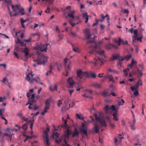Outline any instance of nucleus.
Masks as SVG:
<instances>
[{"mask_svg": "<svg viewBox=\"0 0 146 146\" xmlns=\"http://www.w3.org/2000/svg\"><path fill=\"white\" fill-rule=\"evenodd\" d=\"M125 58L124 57L122 58H121L120 57V56H119V58H118V60H119V61H120V62H121L123 61V60H125Z\"/></svg>", "mask_w": 146, "mask_h": 146, "instance_id": "obj_53", "label": "nucleus"}, {"mask_svg": "<svg viewBox=\"0 0 146 146\" xmlns=\"http://www.w3.org/2000/svg\"><path fill=\"white\" fill-rule=\"evenodd\" d=\"M50 89L52 91L55 90H57V86L55 84L53 88H52V87L50 86Z\"/></svg>", "mask_w": 146, "mask_h": 146, "instance_id": "obj_40", "label": "nucleus"}, {"mask_svg": "<svg viewBox=\"0 0 146 146\" xmlns=\"http://www.w3.org/2000/svg\"><path fill=\"white\" fill-rule=\"evenodd\" d=\"M36 102V101L35 100H30V99H28V102L26 104V105L27 106L28 104H29L28 108L29 109H31L32 108L31 106L33 104L35 103Z\"/></svg>", "mask_w": 146, "mask_h": 146, "instance_id": "obj_16", "label": "nucleus"}, {"mask_svg": "<svg viewBox=\"0 0 146 146\" xmlns=\"http://www.w3.org/2000/svg\"><path fill=\"white\" fill-rule=\"evenodd\" d=\"M106 78H108L109 81H111L112 82H115V81L113 80V78L112 75H107L105 77Z\"/></svg>", "mask_w": 146, "mask_h": 146, "instance_id": "obj_31", "label": "nucleus"}, {"mask_svg": "<svg viewBox=\"0 0 146 146\" xmlns=\"http://www.w3.org/2000/svg\"><path fill=\"white\" fill-rule=\"evenodd\" d=\"M49 44H46V46L44 44H41L40 46V49L42 52L44 51V52H46L47 47L48 46H49Z\"/></svg>", "mask_w": 146, "mask_h": 146, "instance_id": "obj_12", "label": "nucleus"}, {"mask_svg": "<svg viewBox=\"0 0 146 146\" xmlns=\"http://www.w3.org/2000/svg\"><path fill=\"white\" fill-rule=\"evenodd\" d=\"M134 34L135 35V36H132V38H135L136 37H137V34H138V31L137 29H135L134 31Z\"/></svg>", "mask_w": 146, "mask_h": 146, "instance_id": "obj_41", "label": "nucleus"}, {"mask_svg": "<svg viewBox=\"0 0 146 146\" xmlns=\"http://www.w3.org/2000/svg\"><path fill=\"white\" fill-rule=\"evenodd\" d=\"M50 100L47 99L45 102L44 107L49 109L50 106Z\"/></svg>", "mask_w": 146, "mask_h": 146, "instance_id": "obj_27", "label": "nucleus"}, {"mask_svg": "<svg viewBox=\"0 0 146 146\" xmlns=\"http://www.w3.org/2000/svg\"><path fill=\"white\" fill-rule=\"evenodd\" d=\"M91 76L93 78H96V74L94 73H92L91 74Z\"/></svg>", "mask_w": 146, "mask_h": 146, "instance_id": "obj_64", "label": "nucleus"}, {"mask_svg": "<svg viewBox=\"0 0 146 146\" xmlns=\"http://www.w3.org/2000/svg\"><path fill=\"white\" fill-rule=\"evenodd\" d=\"M99 128L98 125L96 123L95 124L94 127L93 129V131H95V133H97L99 132Z\"/></svg>", "mask_w": 146, "mask_h": 146, "instance_id": "obj_20", "label": "nucleus"}, {"mask_svg": "<svg viewBox=\"0 0 146 146\" xmlns=\"http://www.w3.org/2000/svg\"><path fill=\"white\" fill-rule=\"evenodd\" d=\"M125 59L127 61L129 60L131 57V55L129 54V55H127L124 57Z\"/></svg>", "mask_w": 146, "mask_h": 146, "instance_id": "obj_44", "label": "nucleus"}, {"mask_svg": "<svg viewBox=\"0 0 146 146\" xmlns=\"http://www.w3.org/2000/svg\"><path fill=\"white\" fill-rule=\"evenodd\" d=\"M52 135L53 138L56 139L59 137V134L57 132H55L53 133Z\"/></svg>", "mask_w": 146, "mask_h": 146, "instance_id": "obj_36", "label": "nucleus"}, {"mask_svg": "<svg viewBox=\"0 0 146 146\" xmlns=\"http://www.w3.org/2000/svg\"><path fill=\"white\" fill-rule=\"evenodd\" d=\"M35 98V94H33L32 95L31 98H29L28 99H30V100H35L34 99Z\"/></svg>", "mask_w": 146, "mask_h": 146, "instance_id": "obj_56", "label": "nucleus"}, {"mask_svg": "<svg viewBox=\"0 0 146 146\" xmlns=\"http://www.w3.org/2000/svg\"><path fill=\"white\" fill-rule=\"evenodd\" d=\"M119 40L116 39V38H114L113 40V41L115 43H118V46H120V44L121 43H122L123 44H124L125 43L124 41L121 40V38L120 37H119L118 38Z\"/></svg>", "mask_w": 146, "mask_h": 146, "instance_id": "obj_14", "label": "nucleus"}, {"mask_svg": "<svg viewBox=\"0 0 146 146\" xmlns=\"http://www.w3.org/2000/svg\"><path fill=\"white\" fill-rule=\"evenodd\" d=\"M74 13L75 11H72L68 13V15L69 17L74 19Z\"/></svg>", "mask_w": 146, "mask_h": 146, "instance_id": "obj_26", "label": "nucleus"}, {"mask_svg": "<svg viewBox=\"0 0 146 146\" xmlns=\"http://www.w3.org/2000/svg\"><path fill=\"white\" fill-rule=\"evenodd\" d=\"M79 132L76 128L74 129V132L72 133V137H74L75 136L78 137L79 135Z\"/></svg>", "mask_w": 146, "mask_h": 146, "instance_id": "obj_25", "label": "nucleus"}, {"mask_svg": "<svg viewBox=\"0 0 146 146\" xmlns=\"http://www.w3.org/2000/svg\"><path fill=\"white\" fill-rule=\"evenodd\" d=\"M64 63L66 72L65 75L67 76L68 74V71L71 68V61L69 59L66 58L64 60Z\"/></svg>", "mask_w": 146, "mask_h": 146, "instance_id": "obj_4", "label": "nucleus"}, {"mask_svg": "<svg viewBox=\"0 0 146 146\" xmlns=\"http://www.w3.org/2000/svg\"><path fill=\"white\" fill-rule=\"evenodd\" d=\"M33 75V74H32V73H29L28 74H27V76L26 78V80L29 82H32V80L33 78H32Z\"/></svg>", "mask_w": 146, "mask_h": 146, "instance_id": "obj_13", "label": "nucleus"}, {"mask_svg": "<svg viewBox=\"0 0 146 146\" xmlns=\"http://www.w3.org/2000/svg\"><path fill=\"white\" fill-rule=\"evenodd\" d=\"M82 18L83 19H85L86 20L85 23H87L88 21V16L87 15V13L82 14Z\"/></svg>", "mask_w": 146, "mask_h": 146, "instance_id": "obj_21", "label": "nucleus"}, {"mask_svg": "<svg viewBox=\"0 0 146 146\" xmlns=\"http://www.w3.org/2000/svg\"><path fill=\"white\" fill-rule=\"evenodd\" d=\"M109 72L112 73L117 74L118 73V72L115 69H112L111 68H109L108 70Z\"/></svg>", "mask_w": 146, "mask_h": 146, "instance_id": "obj_34", "label": "nucleus"}, {"mask_svg": "<svg viewBox=\"0 0 146 146\" xmlns=\"http://www.w3.org/2000/svg\"><path fill=\"white\" fill-rule=\"evenodd\" d=\"M136 83L138 84V85L139 86V85H142V83L141 80H139V81H137Z\"/></svg>", "mask_w": 146, "mask_h": 146, "instance_id": "obj_59", "label": "nucleus"}, {"mask_svg": "<svg viewBox=\"0 0 146 146\" xmlns=\"http://www.w3.org/2000/svg\"><path fill=\"white\" fill-rule=\"evenodd\" d=\"M84 33L85 34L87 39H89L91 36L92 35L90 33V30L88 29H86L84 31Z\"/></svg>", "mask_w": 146, "mask_h": 146, "instance_id": "obj_15", "label": "nucleus"}, {"mask_svg": "<svg viewBox=\"0 0 146 146\" xmlns=\"http://www.w3.org/2000/svg\"><path fill=\"white\" fill-rule=\"evenodd\" d=\"M91 86L94 88H100L101 87V86L100 84L97 83H94L92 84Z\"/></svg>", "mask_w": 146, "mask_h": 146, "instance_id": "obj_23", "label": "nucleus"}, {"mask_svg": "<svg viewBox=\"0 0 146 146\" xmlns=\"http://www.w3.org/2000/svg\"><path fill=\"white\" fill-rule=\"evenodd\" d=\"M94 59L96 61V62L91 61L90 62L93 64L94 66H96L97 64H100V63L101 64H102L105 61V60L101 59L100 57H97V56H96V57L94 58Z\"/></svg>", "mask_w": 146, "mask_h": 146, "instance_id": "obj_6", "label": "nucleus"}, {"mask_svg": "<svg viewBox=\"0 0 146 146\" xmlns=\"http://www.w3.org/2000/svg\"><path fill=\"white\" fill-rule=\"evenodd\" d=\"M133 73L136 74L140 75V76L141 77L143 75V73L141 71H140L139 69H137V72L135 71L134 70L133 71Z\"/></svg>", "mask_w": 146, "mask_h": 146, "instance_id": "obj_33", "label": "nucleus"}, {"mask_svg": "<svg viewBox=\"0 0 146 146\" xmlns=\"http://www.w3.org/2000/svg\"><path fill=\"white\" fill-rule=\"evenodd\" d=\"M21 119L24 121H26V122L28 121V118H26L25 117L23 116L21 118Z\"/></svg>", "mask_w": 146, "mask_h": 146, "instance_id": "obj_58", "label": "nucleus"}, {"mask_svg": "<svg viewBox=\"0 0 146 146\" xmlns=\"http://www.w3.org/2000/svg\"><path fill=\"white\" fill-rule=\"evenodd\" d=\"M110 108V110H112L113 111H115L116 110L115 107L114 106H111Z\"/></svg>", "mask_w": 146, "mask_h": 146, "instance_id": "obj_63", "label": "nucleus"}, {"mask_svg": "<svg viewBox=\"0 0 146 146\" xmlns=\"http://www.w3.org/2000/svg\"><path fill=\"white\" fill-rule=\"evenodd\" d=\"M135 91L133 92V94L134 96H137L139 94L138 90H135Z\"/></svg>", "mask_w": 146, "mask_h": 146, "instance_id": "obj_50", "label": "nucleus"}, {"mask_svg": "<svg viewBox=\"0 0 146 146\" xmlns=\"http://www.w3.org/2000/svg\"><path fill=\"white\" fill-rule=\"evenodd\" d=\"M77 78L81 79L84 76H88V73L86 72H83L81 70L79 69L77 70Z\"/></svg>", "mask_w": 146, "mask_h": 146, "instance_id": "obj_7", "label": "nucleus"}, {"mask_svg": "<svg viewBox=\"0 0 146 146\" xmlns=\"http://www.w3.org/2000/svg\"><path fill=\"white\" fill-rule=\"evenodd\" d=\"M55 64L58 70H59L60 68L61 67V64H59L58 63H56Z\"/></svg>", "mask_w": 146, "mask_h": 146, "instance_id": "obj_48", "label": "nucleus"}, {"mask_svg": "<svg viewBox=\"0 0 146 146\" xmlns=\"http://www.w3.org/2000/svg\"><path fill=\"white\" fill-rule=\"evenodd\" d=\"M49 131V129L48 128H46L45 131L44 132V135L43 136V138H45V140L44 141V143L45 144H46L47 146H49L50 143L49 142V138L48 137V132Z\"/></svg>", "mask_w": 146, "mask_h": 146, "instance_id": "obj_5", "label": "nucleus"}, {"mask_svg": "<svg viewBox=\"0 0 146 146\" xmlns=\"http://www.w3.org/2000/svg\"><path fill=\"white\" fill-rule=\"evenodd\" d=\"M137 64V61H136L134 60L133 59L132 60L131 63L130 64H129L128 66L129 67L132 69L133 66H136Z\"/></svg>", "mask_w": 146, "mask_h": 146, "instance_id": "obj_17", "label": "nucleus"}, {"mask_svg": "<svg viewBox=\"0 0 146 146\" xmlns=\"http://www.w3.org/2000/svg\"><path fill=\"white\" fill-rule=\"evenodd\" d=\"M110 95L108 92L106 91L102 93V96L105 97H108Z\"/></svg>", "mask_w": 146, "mask_h": 146, "instance_id": "obj_35", "label": "nucleus"}, {"mask_svg": "<svg viewBox=\"0 0 146 146\" xmlns=\"http://www.w3.org/2000/svg\"><path fill=\"white\" fill-rule=\"evenodd\" d=\"M114 142L115 145H118V140L116 138H114Z\"/></svg>", "mask_w": 146, "mask_h": 146, "instance_id": "obj_61", "label": "nucleus"}, {"mask_svg": "<svg viewBox=\"0 0 146 146\" xmlns=\"http://www.w3.org/2000/svg\"><path fill=\"white\" fill-rule=\"evenodd\" d=\"M113 119L114 120L117 121L118 120V115L117 113L116 112L113 113Z\"/></svg>", "mask_w": 146, "mask_h": 146, "instance_id": "obj_29", "label": "nucleus"}, {"mask_svg": "<svg viewBox=\"0 0 146 146\" xmlns=\"http://www.w3.org/2000/svg\"><path fill=\"white\" fill-rule=\"evenodd\" d=\"M48 57L42 54H39L37 56V59L34 60L35 62H36L38 65H44L45 62L47 61Z\"/></svg>", "mask_w": 146, "mask_h": 146, "instance_id": "obj_1", "label": "nucleus"}, {"mask_svg": "<svg viewBox=\"0 0 146 146\" xmlns=\"http://www.w3.org/2000/svg\"><path fill=\"white\" fill-rule=\"evenodd\" d=\"M72 134V131L68 129H67L66 131L65 132L64 139L63 140L64 144L66 146H70V144L68 143L67 141L68 140L70 135Z\"/></svg>", "mask_w": 146, "mask_h": 146, "instance_id": "obj_3", "label": "nucleus"}, {"mask_svg": "<svg viewBox=\"0 0 146 146\" xmlns=\"http://www.w3.org/2000/svg\"><path fill=\"white\" fill-rule=\"evenodd\" d=\"M62 120L63 121H64V125H61V127H67V126H66V124H67V120H64V117H62Z\"/></svg>", "mask_w": 146, "mask_h": 146, "instance_id": "obj_37", "label": "nucleus"}, {"mask_svg": "<svg viewBox=\"0 0 146 146\" xmlns=\"http://www.w3.org/2000/svg\"><path fill=\"white\" fill-rule=\"evenodd\" d=\"M69 22L70 23V24L72 27H74V26L76 25L75 23H74L73 22H72V20L71 19L69 21Z\"/></svg>", "mask_w": 146, "mask_h": 146, "instance_id": "obj_52", "label": "nucleus"}, {"mask_svg": "<svg viewBox=\"0 0 146 146\" xmlns=\"http://www.w3.org/2000/svg\"><path fill=\"white\" fill-rule=\"evenodd\" d=\"M23 52L25 53V58L26 59H27V55L29 54V51L28 50L27 47L25 48Z\"/></svg>", "mask_w": 146, "mask_h": 146, "instance_id": "obj_30", "label": "nucleus"}, {"mask_svg": "<svg viewBox=\"0 0 146 146\" xmlns=\"http://www.w3.org/2000/svg\"><path fill=\"white\" fill-rule=\"evenodd\" d=\"M72 46L73 47V50L74 51V52H79V48H74L73 46V45L72 44Z\"/></svg>", "mask_w": 146, "mask_h": 146, "instance_id": "obj_45", "label": "nucleus"}, {"mask_svg": "<svg viewBox=\"0 0 146 146\" xmlns=\"http://www.w3.org/2000/svg\"><path fill=\"white\" fill-rule=\"evenodd\" d=\"M35 81L41 85L43 84L42 83V82H40L41 81L40 79V78L38 77H37L36 78H33L32 80V82Z\"/></svg>", "mask_w": 146, "mask_h": 146, "instance_id": "obj_24", "label": "nucleus"}, {"mask_svg": "<svg viewBox=\"0 0 146 146\" xmlns=\"http://www.w3.org/2000/svg\"><path fill=\"white\" fill-rule=\"evenodd\" d=\"M129 70V68H127V69H124L123 70V72L126 76H128V73H127V71Z\"/></svg>", "mask_w": 146, "mask_h": 146, "instance_id": "obj_47", "label": "nucleus"}, {"mask_svg": "<svg viewBox=\"0 0 146 146\" xmlns=\"http://www.w3.org/2000/svg\"><path fill=\"white\" fill-rule=\"evenodd\" d=\"M34 120H33V121H30L31 122V124H30V128L31 129V130H32L33 127V125Z\"/></svg>", "mask_w": 146, "mask_h": 146, "instance_id": "obj_55", "label": "nucleus"}, {"mask_svg": "<svg viewBox=\"0 0 146 146\" xmlns=\"http://www.w3.org/2000/svg\"><path fill=\"white\" fill-rule=\"evenodd\" d=\"M143 38V36L142 35H141L140 37H136L135 38H132L133 41V42L135 41V40H137L138 41H139V42H141L142 41V39Z\"/></svg>", "mask_w": 146, "mask_h": 146, "instance_id": "obj_22", "label": "nucleus"}, {"mask_svg": "<svg viewBox=\"0 0 146 146\" xmlns=\"http://www.w3.org/2000/svg\"><path fill=\"white\" fill-rule=\"evenodd\" d=\"M22 128L24 130H26L27 128V124L25 123L24 124H23L22 125Z\"/></svg>", "mask_w": 146, "mask_h": 146, "instance_id": "obj_49", "label": "nucleus"}, {"mask_svg": "<svg viewBox=\"0 0 146 146\" xmlns=\"http://www.w3.org/2000/svg\"><path fill=\"white\" fill-rule=\"evenodd\" d=\"M137 143H136L134 144V145H139V146H140L141 144V143L139 141V139H137Z\"/></svg>", "mask_w": 146, "mask_h": 146, "instance_id": "obj_51", "label": "nucleus"}, {"mask_svg": "<svg viewBox=\"0 0 146 146\" xmlns=\"http://www.w3.org/2000/svg\"><path fill=\"white\" fill-rule=\"evenodd\" d=\"M97 47V46L96 45L94 46H91L89 47V48H92L93 49L91 51L89 52V54L92 53L95 54V55L98 54L100 56H104V50H102L100 49L98 50H96Z\"/></svg>", "mask_w": 146, "mask_h": 146, "instance_id": "obj_2", "label": "nucleus"}, {"mask_svg": "<svg viewBox=\"0 0 146 146\" xmlns=\"http://www.w3.org/2000/svg\"><path fill=\"white\" fill-rule=\"evenodd\" d=\"M104 109L105 110L106 112L107 113L108 111L110 110V108L108 105L106 106L104 108Z\"/></svg>", "mask_w": 146, "mask_h": 146, "instance_id": "obj_43", "label": "nucleus"}, {"mask_svg": "<svg viewBox=\"0 0 146 146\" xmlns=\"http://www.w3.org/2000/svg\"><path fill=\"white\" fill-rule=\"evenodd\" d=\"M49 109L48 108L44 107V109L41 113V114L43 115H44L45 113L47 112V110Z\"/></svg>", "mask_w": 146, "mask_h": 146, "instance_id": "obj_42", "label": "nucleus"}, {"mask_svg": "<svg viewBox=\"0 0 146 146\" xmlns=\"http://www.w3.org/2000/svg\"><path fill=\"white\" fill-rule=\"evenodd\" d=\"M2 1H4L5 2L7 3V5H11L12 3L11 0H2Z\"/></svg>", "mask_w": 146, "mask_h": 146, "instance_id": "obj_38", "label": "nucleus"}, {"mask_svg": "<svg viewBox=\"0 0 146 146\" xmlns=\"http://www.w3.org/2000/svg\"><path fill=\"white\" fill-rule=\"evenodd\" d=\"M93 91L91 90H86L84 92V94L82 95V96L85 98H92V97L91 95L92 94Z\"/></svg>", "mask_w": 146, "mask_h": 146, "instance_id": "obj_8", "label": "nucleus"}, {"mask_svg": "<svg viewBox=\"0 0 146 146\" xmlns=\"http://www.w3.org/2000/svg\"><path fill=\"white\" fill-rule=\"evenodd\" d=\"M106 48L108 50L112 48H113L115 49H117L118 48L117 46L110 44H106Z\"/></svg>", "mask_w": 146, "mask_h": 146, "instance_id": "obj_18", "label": "nucleus"}, {"mask_svg": "<svg viewBox=\"0 0 146 146\" xmlns=\"http://www.w3.org/2000/svg\"><path fill=\"white\" fill-rule=\"evenodd\" d=\"M135 125L131 124V129L133 130H134L135 129Z\"/></svg>", "mask_w": 146, "mask_h": 146, "instance_id": "obj_60", "label": "nucleus"}, {"mask_svg": "<svg viewBox=\"0 0 146 146\" xmlns=\"http://www.w3.org/2000/svg\"><path fill=\"white\" fill-rule=\"evenodd\" d=\"M122 12H123L124 13H129V11L128 9H125L121 11Z\"/></svg>", "mask_w": 146, "mask_h": 146, "instance_id": "obj_54", "label": "nucleus"}, {"mask_svg": "<svg viewBox=\"0 0 146 146\" xmlns=\"http://www.w3.org/2000/svg\"><path fill=\"white\" fill-rule=\"evenodd\" d=\"M119 57V54H117L116 55L113 54L112 55L110 59V60L111 61H112L117 59L118 60Z\"/></svg>", "mask_w": 146, "mask_h": 146, "instance_id": "obj_19", "label": "nucleus"}, {"mask_svg": "<svg viewBox=\"0 0 146 146\" xmlns=\"http://www.w3.org/2000/svg\"><path fill=\"white\" fill-rule=\"evenodd\" d=\"M67 87L69 88H73L74 84V82L71 78H69L67 80Z\"/></svg>", "mask_w": 146, "mask_h": 146, "instance_id": "obj_11", "label": "nucleus"}, {"mask_svg": "<svg viewBox=\"0 0 146 146\" xmlns=\"http://www.w3.org/2000/svg\"><path fill=\"white\" fill-rule=\"evenodd\" d=\"M139 86L138 84L136 83L134 86H132L131 87L130 89L132 91H133L135 90H138Z\"/></svg>", "mask_w": 146, "mask_h": 146, "instance_id": "obj_28", "label": "nucleus"}, {"mask_svg": "<svg viewBox=\"0 0 146 146\" xmlns=\"http://www.w3.org/2000/svg\"><path fill=\"white\" fill-rule=\"evenodd\" d=\"M81 132L85 134L86 135H87V128H86L85 129L84 128H81L80 129Z\"/></svg>", "mask_w": 146, "mask_h": 146, "instance_id": "obj_32", "label": "nucleus"}, {"mask_svg": "<svg viewBox=\"0 0 146 146\" xmlns=\"http://www.w3.org/2000/svg\"><path fill=\"white\" fill-rule=\"evenodd\" d=\"M95 116L96 120L99 121L101 125L105 127L106 126V125L104 119L100 118L99 117H98L96 114H95Z\"/></svg>", "mask_w": 146, "mask_h": 146, "instance_id": "obj_9", "label": "nucleus"}, {"mask_svg": "<svg viewBox=\"0 0 146 146\" xmlns=\"http://www.w3.org/2000/svg\"><path fill=\"white\" fill-rule=\"evenodd\" d=\"M76 116L77 118L83 120L84 119V117L82 116V115H80L76 113Z\"/></svg>", "mask_w": 146, "mask_h": 146, "instance_id": "obj_39", "label": "nucleus"}, {"mask_svg": "<svg viewBox=\"0 0 146 146\" xmlns=\"http://www.w3.org/2000/svg\"><path fill=\"white\" fill-rule=\"evenodd\" d=\"M11 6L13 11L14 12L17 11V10H20L19 12H21V11H24V8L22 7L20 5H16L15 6L14 5H11Z\"/></svg>", "mask_w": 146, "mask_h": 146, "instance_id": "obj_10", "label": "nucleus"}, {"mask_svg": "<svg viewBox=\"0 0 146 146\" xmlns=\"http://www.w3.org/2000/svg\"><path fill=\"white\" fill-rule=\"evenodd\" d=\"M62 104V101L61 100H59L58 101V102L57 104L58 106L59 107H60V105Z\"/></svg>", "mask_w": 146, "mask_h": 146, "instance_id": "obj_57", "label": "nucleus"}, {"mask_svg": "<svg viewBox=\"0 0 146 146\" xmlns=\"http://www.w3.org/2000/svg\"><path fill=\"white\" fill-rule=\"evenodd\" d=\"M31 40H32V38H31H31H29L28 39L24 40V41L25 42H30L31 41Z\"/></svg>", "mask_w": 146, "mask_h": 146, "instance_id": "obj_62", "label": "nucleus"}, {"mask_svg": "<svg viewBox=\"0 0 146 146\" xmlns=\"http://www.w3.org/2000/svg\"><path fill=\"white\" fill-rule=\"evenodd\" d=\"M5 111L4 108L0 109V117L3 115V113Z\"/></svg>", "mask_w": 146, "mask_h": 146, "instance_id": "obj_46", "label": "nucleus"}]
</instances>
